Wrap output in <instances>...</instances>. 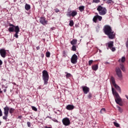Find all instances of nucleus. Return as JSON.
I'll return each instance as SVG.
<instances>
[{
    "label": "nucleus",
    "mask_w": 128,
    "mask_h": 128,
    "mask_svg": "<svg viewBox=\"0 0 128 128\" xmlns=\"http://www.w3.org/2000/svg\"><path fill=\"white\" fill-rule=\"evenodd\" d=\"M104 31L106 36H108V38H110V40H114V38H116V33L112 30V28L110 26L106 25L104 28Z\"/></svg>",
    "instance_id": "f257e3e1"
},
{
    "label": "nucleus",
    "mask_w": 128,
    "mask_h": 128,
    "mask_svg": "<svg viewBox=\"0 0 128 128\" xmlns=\"http://www.w3.org/2000/svg\"><path fill=\"white\" fill-rule=\"evenodd\" d=\"M112 90L113 95L114 96L115 98V102L118 104H120V102H122V98H120V95L118 94V93L114 90V88H112Z\"/></svg>",
    "instance_id": "f03ea898"
},
{
    "label": "nucleus",
    "mask_w": 128,
    "mask_h": 128,
    "mask_svg": "<svg viewBox=\"0 0 128 128\" xmlns=\"http://www.w3.org/2000/svg\"><path fill=\"white\" fill-rule=\"evenodd\" d=\"M42 80L44 82V84H48V78H50V76L48 75V72L47 70H44L42 72Z\"/></svg>",
    "instance_id": "7ed1b4c3"
},
{
    "label": "nucleus",
    "mask_w": 128,
    "mask_h": 128,
    "mask_svg": "<svg viewBox=\"0 0 128 128\" xmlns=\"http://www.w3.org/2000/svg\"><path fill=\"white\" fill-rule=\"evenodd\" d=\"M96 10L100 16H104V14H106L107 12L106 8L100 5L98 6Z\"/></svg>",
    "instance_id": "20e7f679"
},
{
    "label": "nucleus",
    "mask_w": 128,
    "mask_h": 128,
    "mask_svg": "<svg viewBox=\"0 0 128 128\" xmlns=\"http://www.w3.org/2000/svg\"><path fill=\"white\" fill-rule=\"evenodd\" d=\"M4 116H2L3 120H8V111L10 110V107L6 106L4 108Z\"/></svg>",
    "instance_id": "39448f33"
},
{
    "label": "nucleus",
    "mask_w": 128,
    "mask_h": 128,
    "mask_svg": "<svg viewBox=\"0 0 128 128\" xmlns=\"http://www.w3.org/2000/svg\"><path fill=\"white\" fill-rule=\"evenodd\" d=\"M62 122L64 126H68L70 124V119L68 118H65L62 120Z\"/></svg>",
    "instance_id": "423d86ee"
},
{
    "label": "nucleus",
    "mask_w": 128,
    "mask_h": 128,
    "mask_svg": "<svg viewBox=\"0 0 128 128\" xmlns=\"http://www.w3.org/2000/svg\"><path fill=\"white\" fill-rule=\"evenodd\" d=\"M76 14H78V12L76 10L68 12L66 14L67 16H72V18L76 16Z\"/></svg>",
    "instance_id": "0eeeda50"
},
{
    "label": "nucleus",
    "mask_w": 128,
    "mask_h": 128,
    "mask_svg": "<svg viewBox=\"0 0 128 128\" xmlns=\"http://www.w3.org/2000/svg\"><path fill=\"white\" fill-rule=\"evenodd\" d=\"M116 72L119 78L122 79V70H120V68L118 67L116 68Z\"/></svg>",
    "instance_id": "6e6552de"
},
{
    "label": "nucleus",
    "mask_w": 128,
    "mask_h": 128,
    "mask_svg": "<svg viewBox=\"0 0 128 128\" xmlns=\"http://www.w3.org/2000/svg\"><path fill=\"white\" fill-rule=\"evenodd\" d=\"M71 62L74 64H76L78 62V56H76V54H74L72 56L71 58Z\"/></svg>",
    "instance_id": "1a4fd4ad"
},
{
    "label": "nucleus",
    "mask_w": 128,
    "mask_h": 128,
    "mask_svg": "<svg viewBox=\"0 0 128 128\" xmlns=\"http://www.w3.org/2000/svg\"><path fill=\"white\" fill-rule=\"evenodd\" d=\"M40 22L42 24L43 26H46V24H48V20H46V18L41 17L40 18Z\"/></svg>",
    "instance_id": "9d476101"
},
{
    "label": "nucleus",
    "mask_w": 128,
    "mask_h": 128,
    "mask_svg": "<svg viewBox=\"0 0 128 128\" xmlns=\"http://www.w3.org/2000/svg\"><path fill=\"white\" fill-rule=\"evenodd\" d=\"M102 20V16L96 15L94 17L93 22H96L98 20H99V22H101Z\"/></svg>",
    "instance_id": "9b49d317"
},
{
    "label": "nucleus",
    "mask_w": 128,
    "mask_h": 128,
    "mask_svg": "<svg viewBox=\"0 0 128 128\" xmlns=\"http://www.w3.org/2000/svg\"><path fill=\"white\" fill-rule=\"evenodd\" d=\"M0 54L2 56V58H4L6 56V50L2 48L0 50Z\"/></svg>",
    "instance_id": "f8f14e48"
},
{
    "label": "nucleus",
    "mask_w": 128,
    "mask_h": 128,
    "mask_svg": "<svg viewBox=\"0 0 128 128\" xmlns=\"http://www.w3.org/2000/svg\"><path fill=\"white\" fill-rule=\"evenodd\" d=\"M82 90L85 94H88L90 92V88L86 86H82Z\"/></svg>",
    "instance_id": "ddd939ff"
},
{
    "label": "nucleus",
    "mask_w": 128,
    "mask_h": 128,
    "mask_svg": "<svg viewBox=\"0 0 128 128\" xmlns=\"http://www.w3.org/2000/svg\"><path fill=\"white\" fill-rule=\"evenodd\" d=\"M9 26L10 27L8 29V32H14V27H15L14 25L12 24H10Z\"/></svg>",
    "instance_id": "4468645a"
},
{
    "label": "nucleus",
    "mask_w": 128,
    "mask_h": 128,
    "mask_svg": "<svg viewBox=\"0 0 128 128\" xmlns=\"http://www.w3.org/2000/svg\"><path fill=\"white\" fill-rule=\"evenodd\" d=\"M92 70H94V72H96V70H98V64L93 65L92 66Z\"/></svg>",
    "instance_id": "2eb2a0df"
},
{
    "label": "nucleus",
    "mask_w": 128,
    "mask_h": 128,
    "mask_svg": "<svg viewBox=\"0 0 128 128\" xmlns=\"http://www.w3.org/2000/svg\"><path fill=\"white\" fill-rule=\"evenodd\" d=\"M66 108L68 110H72L74 108V106L73 105L68 104L66 106Z\"/></svg>",
    "instance_id": "dca6fc26"
},
{
    "label": "nucleus",
    "mask_w": 128,
    "mask_h": 128,
    "mask_svg": "<svg viewBox=\"0 0 128 128\" xmlns=\"http://www.w3.org/2000/svg\"><path fill=\"white\" fill-rule=\"evenodd\" d=\"M110 84H112V86H114L116 84V80H114V77L112 76L110 78Z\"/></svg>",
    "instance_id": "f3484780"
},
{
    "label": "nucleus",
    "mask_w": 128,
    "mask_h": 128,
    "mask_svg": "<svg viewBox=\"0 0 128 128\" xmlns=\"http://www.w3.org/2000/svg\"><path fill=\"white\" fill-rule=\"evenodd\" d=\"M114 86L119 92H122V89H120V86H118V84H116V85H114Z\"/></svg>",
    "instance_id": "a211bd4d"
},
{
    "label": "nucleus",
    "mask_w": 128,
    "mask_h": 128,
    "mask_svg": "<svg viewBox=\"0 0 128 128\" xmlns=\"http://www.w3.org/2000/svg\"><path fill=\"white\" fill-rule=\"evenodd\" d=\"M112 46H114V42L111 41V42H108V48H112Z\"/></svg>",
    "instance_id": "6ab92c4d"
},
{
    "label": "nucleus",
    "mask_w": 128,
    "mask_h": 128,
    "mask_svg": "<svg viewBox=\"0 0 128 128\" xmlns=\"http://www.w3.org/2000/svg\"><path fill=\"white\" fill-rule=\"evenodd\" d=\"M14 32H15L16 33L20 32V28L18 27V26H15L14 29Z\"/></svg>",
    "instance_id": "aec40b11"
},
{
    "label": "nucleus",
    "mask_w": 128,
    "mask_h": 128,
    "mask_svg": "<svg viewBox=\"0 0 128 128\" xmlns=\"http://www.w3.org/2000/svg\"><path fill=\"white\" fill-rule=\"evenodd\" d=\"M78 40H76V39H74L72 41L70 42V44H72V46H74V44H76Z\"/></svg>",
    "instance_id": "412c9836"
},
{
    "label": "nucleus",
    "mask_w": 128,
    "mask_h": 128,
    "mask_svg": "<svg viewBox=\"0 0 128 128\" xmlns=\"http://www.w3.org/2000/svg\"><path fill=\"white\" fill-rule=\"evenodd\" d=\"M25 10H30V5L26 4L25 5Z\"/></svg>",
    "instance_id": "4be33fe9"
},
{
    "label": "nucleus",
    "mask_w": 128,
    "mask_h": 128,
    "mask_svg": "<svg viewBox=\"0 0 128 128\" xmlns=\"http://www.w3.org/2000/svg\"><path fill=\"white\" fill-rule=\"evenodd\" d=\"M119 62H126V57L122 56V58L119 59Z\"/></svg>",
    "instance_id": "5701e85b"
},
{
    "label": "nucleus",
    "mask_w": 128,
    "mask_h": 128,
    "mask_svg": "<svg viewBox=\"0 0 128 128\" xmlns=\"http://www.w3.org/2000/svg\"><path fill=\"white\" fill-rule=\"evenodd\" d=\"M14 108H9V112L10 114H14Z\"/></svg>",
    "instance_id": "b1692460"
},
{
    "label": "nucleus",
    "mask_w": 128,
    "mask_h": 128,
    "mask_svg": "<svg viewBox=\"0 0 128 128\" xmlns=\"http://www.w3.org/2000/svg\"><path fill=\"white\" fill-rule=\"evenodd\" d=\"M120 68L122 72H126V68H124V64H120Z\"/></svg>",
    "instance_id": "393cba45"
},
{
    "label": "nucleus",
    "mask_w": 128,
    "mask_h": 128,
    "mask_svg": "<svg viewBox=\"0 0 128 128\" xmlns=\"http://www.w3.org/2000/svg\"><path fill=\"white\" fill-rule=\"evenodd\" d=\"M78 10L81 12H82L84 10V6H80L78 8Z\"/></svg>",
    "instance_id": "a878e982"
},
{
    "label": "nucleus",
    "mask_w": 128,
    "mask_h": 128,
    "mask_svg": "<svg viewBox=\"0 0 128 128\" xmlns=\"http://www.w3.org/2000/svg\"><path fill=\"white\" fill-rule=\"evenodd\" d=\"M113 124H114V126H116V128H120V124H118V123L114 122H113Z\"/></svg>",
    "instance_id": "bb28decb"
},
{
    "label": "nucleus",
    "mask_w": 128,
    "mask_h": 128,
    "mask_svg": "<svg viewBox=\"0 0 128 128\" xmlns=\"http://www.w3.org/2000/svg\"><path fill=\"white\" fill-rule=\"evenodd\" d=\"M106 112V108H102L100 110V114H104Z\"/></svg>",
    "instance_id": "cd10ccee"
},
{
    "label": "nucleus",
    "mask_w": 128,
    "mask_h": 128,
    "mask_svg": "<svg viewBox=\"0 0 128 128\" xmlns=\"http://www.w3.org/2000/svg\"><path fill=\"white\" fill-rule=\"evenodd\" d=\"M69 26H74V20H70V21Z\"/></svg>",
    "instance_id": "c85d7f7f"
},
{
    "label": "nucleus",
    "mask_w": 128,
    "mask_h": 128,
    "mask_svg": "<svg viewBox=\"0 0 128 128\" xmlns=\"http://www.w3.org/2000/svg\"><path fill=\"white\" fill-rule=\"evenodd\" d=\"M72 50H73V52H76V46H72Z\"/></svg>",
    "instance_id": "c756f323"
},
{
    "label": "nucleus",
    "mask_w": 128,
    "mask_h": 128,
    "mask_svg": "<svg viewBox=\"0 0 128 128\" xmlns=\"http://www.w3.org/2000/svg\"><path fill=\"white\" fill-rule=\"evenodd\" d=\"M46 58H50V52H46Z\"/></svg>",
    "instance_id": "7c9ffc66"
},
{
    "label": "nucleus",
    "mask_w": 128,
    "mask_h": 128,
    "mask_svg": "<svg viewBox=\"0 0 128 128\" xmlns=\"http://www.w3.org/2000/svg\"><path fill=\"white\" fill-rule=\"evenodd\" d=\"M32 108L33 110H34V112H38V108H36L34 106H32Z\"/></svg>",
    "instance_id": "2f4dec72"
},
{
    "label": "nucleus",
    "mask_w": 128,
    "mask_h": 128,
    "mask_svg": "<svg viewBox=\"0 0 128 128\" xmlns=\"http://www.w3.org/2000/svg\"><path fill=\"white\" fill-rule=\"evenodd\" d=\"M100 0H92V2H95L96 4H98V2H100Z\"/></svg>",
    "instance_id": "473e14b6"
},
{
    "label": "nucleus",
    "mask_w": 128,
    "mask_h": 128,
    "mask_svg": "<svg viewBox=\"0 0 128 128\" xmlns=\"http://www.w3.org/2000/svg\"><path fill=\"white\" fill-rule=\"evenodd\" d=\"M92 98V94L89 93L88 96V98Z\"/></svg>",
    "instance_id": "72a5a7b5"
},
{
    "label": "nucleus",
    "mask_w": 128,
    "mask_h": 128,
    "mask_svg": "<svg viewBox=\"0 0 128 128\" xmlns=\"http://www.w3.org/2000/svg\"><path fill=\"white\" fill-rule=\"evenodd\" d=\"M92 62H94V60H90L88 61V65L89 66H92Z\"/></svg>",
    "instance_id": "f704fd0d"
},
{
    "label": "nucleus",
    "mask_w": 128,
    "mask_h": 128,
    "mask_svg": "<svg viewBox=\"0 0 128 128\" xmlns=\"http://www.w3.org/2000/svg\"><path fill=\"white\" fill-rule=\"evenodd\" d=\"M72 76V74L70 73H67L66 74V78H70Z\"/></svg>",
    "instance_id": "c9c22d12"
},
{
    "label": "nucleus",
    "mask_w": 128,
    "mask_h": 128,
    "mask_svg": "<svg viewBox=\"0 0 128 128\" xmlns=\"http://www.w3.org/2000/svg\"><path fill=\"white\" fill-rule=\"evenodd\" d=\"M18 33L16 32V34H14V36L16 38H18Z\"/></svg>",
    "instance_id": "e433bc0d"
},
{
    "label": "nucleus",
    "mask_w": 128,
    "mask_h": 128,
    "mask_svg": "<svg viewBox=\"0 0 128 128\" xmlns=\"http://www.w3.org/2000/svg\"><path fill=\"white\" fill-rule=\"evenodd\" d=\"M117 108H118L119 112H122V108H120V106H117Z\"/></svg>",
    "instance_id": "4c0bfd02"
},
{
    "label": "nucleus",
    "mask_w": 128,
    "mask_h": 128,
    "mask_svg": "<svg viewBox=\"0 0 128 128\" xmlns=\"http://www.w3.org/2000/svg\"><path fill=\"white\" fill-rule=\"evenodd\" d=\"M62 56L64 58H66V53L65 51L63 52Z\"/></svg>",
    "instance_id": "58836bf2"
},
{
    "label": "nucleus",
    "mask_w": 128,
    "mask_h": 128,
    "mask_svg": "<svg viewBox=\"0 0 128 128\" xmlns=\"http://www.w3.org/2000/svg\"><path fill=\"white\" fill-rule=\"evenodd\" d=\"M110 50H111L112 52H116V48L114 47H112L110 48Z\"/></svg>",
    "instance_id": "ea45409f"
},
{
    "label": "nucleus",
    "mask_w": 128,
    "mask_h": 128,
    "mask_svg": "<svg viewBox=\"0 0 128 128\" xmlns=\"http://www.w3.org/2000/svg\"><path fill=\"white\" fill-rule=\"evenodd\" d=\"M52 120L54 122H58V121L56 119V118H53V119H52Z\"/></svg>",
    "instance_id": "a19ab883"
},
{
    "label": "nucleus",
    "mask_w": 128,
    "mask_h": 128,
    "mask_svg": "<svg viewBox=\"0 0 128 128\" xmlns=\"http://www.w3.org/2000/svg\"><path fill=\"white\" fill-rule=\"evenodd\" d=\"M126 46L127 48H128V38L127 39V40L126 42Z\"/></svg>",
    "instance_id": "79ce46f5"
},
{
    "label": "nucleus",
    "mask_w": 128,
    "mask_h": 128,
    "mask_svg": "<svg viewBox=\"0 0 128 128\" xmlns=\"http://www.w3.org/2000/svg\"><path fill=\"white\" fill-rule=\"evenodd\" d=\"M54 10L56 12H60V10L58 9V8H55Z\"/></svg>",
    "instance_id": "37998d69"
},
{
    "label": "nucleus",
    "mask_w": 128,
    "mask_h": 128,
    "mask_svg": "<svg viewBox=\"0 0 128 128\" xmlns=\"http://www.w3.org/2000/svg\"><path fill=\"white\" fill-rule=\"evenodd\" d=\"M0 116H2V109L0 108Z\"/></svg>",
    "instance_id": "c03bdc74"
},
{
    "label": "nucleus",
    "mask_w": 128,
    "mask_h": 128,
    "mask_svg": "<svg viewBox=\"0 0 128 128\" xmlns=\"http://www.w3.org/2000/svg\"><path fill=\"white\" fill-rule=\"evenodd\" d=\"M28 126L30 128V122H27Z\"/></svg>",
    "instance_id": "a18cd8bd"
},
{
    "label": "nucleus",
    "mask_w": 128,
    "mask_h": 128,
    "mask_svg": "<svg viewBox=\"0 0 128 128\" xmlns=\"http://www.w3.org/2000/svg\"><path fill=\"white\" fill-rule=\"evenodd\" d=\"M2 82H4V84H6V79H2Z\"/></svg>",
    "instance_id": "49530a36"
},
{
    "label": "nucleus",
    "mask_w": 128,
    "mask_h": 128,
    "mask_svg": "<svg viewBox=\"0 0 128 128\" xmlns=\"http://www.w3.org/2000/svg\"><path fill=\"white\" fill-rule=\"evenodd\" d=\"M5 88L6 89L4 90V92H6V88H8V86L5 87Z\"/></svg>",
    "instance_id": "de8ad7c7"
},
{
    "label": "nucleus",
    "mask_w": 128,
    "mask_h": 128,
    "mask_svg": "<svg viewBox=\"0 0 128 128\" xmlns=\"http://www.w3.org/2000/svg\"><path fill=\"white\" fill-rule=\"evenodd\" d=\"M2 61L0 60V66H2Z\"/></svg>",
    "instance_id": "09e8293b"
},
{
    "label": "nucleus",
    "mask_w": 128,
    "mask_h": 128,
    "mask_svg": "<svg viewBox=\"0 0 128 128\" xmlns=\"http://www.w3.org/2000/svg\"><path fill=\"white\" fill-rule=\"evenodd\" d=\"M47 118H50V120H52V118L50 116H48Z\"/></svg>",
    "instance_id": "8fccbe9b"
},
{
    "label": "nucleus",
    "mask_w": 128,
    "mask_h": 128,
    "mask_svg": "<svg viewBox=\"0 0 128 128\" xmlns=\"http://www.w3.org/2000/svg\"><path fill=\"white\" fill-rule=\"evenodd\" d=\"M110 64L108 62H105V64Z\"/></svg>",
    "instance_id": "3c124183"
},
{
    "label": "nucleus",
    "mask_w": 128,
    "mask_h": 128,
    "mask_svg": "<svg viewBox=\"0 0 128 128\" xmlns=\"http://www.w3.org/2000/svg\"><path fill=\"white\" fill-rule=\"evenodd\" d=\"M0 94H2V89L0 88Z\"/></svg>",
    "instance_id": "603ef678"
},
{
    "label": "nucleus",
    "mask_w": 128,
    "mask_h": 128,
    "mask_svg": "<svg viewBox=\"0 0 128 128\" xmlns=\"http://www.w3.org/2000/svg\"><path fill=\"white\" fill-rule=\"evenodd\" d=\"M36 49L38 50H40V46L36 47Z\"/></svg>",
    "instance_id": "864d4df0"
},
{
    "label": "nucleus",
    "mask_w": 128,
    "mask_h": 128,
    "mask_svg": "<svg viewBox=\"0 0 128 128\" xmlns=\"http://www.w3.org/2000/svg\"><path fill=\"white\" fill-rule=\"evenodd\" d=\"M2 88H5L6 86H5L4 84H2Z\"/></svg>",
    "instance_id": "5fc2aeb1"
},
{
    "label": "nucleus",
    "mask_w": 128,
    "mask_h": 128,
    "mask_svg": "<svg viewBox=\"0 0 128 128\" xmlns=\"http://www.w3.org/2000/svg\"><path fill=\"white\" fill-rule=\"evenodd\" d=\"M52 30H54V28H52Z\"/></svg>",
    "instance_id": "6e6d98bb"
},
{
    "label": "nucleus",
    "mask_w": 128,
    "mask_h": 128,
    "mask_svg": "<svg viewBox=\"0 0 128 128\" xmlns=\"http://www.w3.org/2000/svg\"><path fill=\"white\" fill-rule=\"evenodd\" d=\"M99 52H102V50H99Z\"/></svg>",
    "instance_id": "4d7b16f0"
},
{
    "label": "nucleus",
    "mask_w": 128,
    "mask_h": 128,
    "mask_svg": "<svg viewBox=\"0 0 128 128\" xmlns=\"http://www.w3.org/2000/svg\"><path fill=\"white\" fill-rule=\"evenodd\" d=\"M0 124H1V122H0Z\"/></svg>",
    "instance_id": "13d9d810"
}]
</instances>
